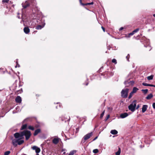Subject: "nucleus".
I'll list each match as a JSON object with an SVG mask.
<instances>
[{"label": "nucleus", "mask_w": 155, "mask_h": 155, "mask_svg": "<svg viewBox=\"0 0 155 155\" xmlns=\"http://www.w3.org/2000/svg\"><path fill=\"white\" fill-rule=\"evenodd\" d=\"M31 134L30 131L25 130L20 133H16L14 134L15 137L16 138L12 140V143L14 146L16 147L18 145H20L24 142L23 136H25L26 140L30 137Z\"/></svg>", "instance_id": "obj_1"}, {"label": "nucleus", "mask_w": 155, "mask_h": 155, "mask_svg": "<svg viewBox=\"0 0 155 155\" xmlns=\"http://www.w3.org/2000/svg\"><path fill=\"white\" fill-rule=\"evenodd\" d=\"M136 101H134L132 103L128 106L129 109L131 111H134L135 110V108L136 106Z\"/></svg>", "instance_id": "obj_2"}, {"label": "nucleus", "mask_w": 155, "mask_h": 155, "mask_svg": "<svg viewBox=\"0 0 155 155\" xmlns=\"http://www.w3.org/2000/svg\"><path fill=\"white\" fill-rule=\"evenodd\" d=\"M128 88L123 89L121 92V97L124 98H127L128 96Z\"/></svg>", "instance_id": "obj_3"}, {"label": "nucleus", "mask_w": 155, "mask_h": 155, "mask_svg": "<svg viewBox=\"0 0 155 155\" xmlns=\"http://www.w3.org/2000/svg\"><path fill=\"white\" fill-rule=\"evenodd\" d=\"M134 83V81H130L128 80L125 81L124 82L125 85L126 87H128L130 85H132Z\"/></svg>", "instance_id": "obj_4"}, {"label": "nucleus", "mask_w": 155, "mask_h": 155, "mask_svg": "<svg viewBox=\"0 0 155 155\" xmlns=\"http://www.w3.org/2000/svg\"><path fill=\"white\" fill-rule=\"evenodd\" d=\"M92 135L93 133L91 132L85 135L84 136L83 138L85 140H86L90 138V137Z\"/></svg>", "instance_id": "obj_5"}, {"label": "nucleus", "mask_w": 155, "mask_h": 155, "mask_svg": "<svg viewBox=\"0 0 155 155\" xmlns=\"http://www.w3.org/2000/svg\"><path fill=\"white\" fill-rule=\"evenodd\" d=\"M32 149L35 150L36 153H38L40 151V149L36 146H34L32 147Z\"/></svg>", "instance_id": "obj_6"}, {"label": "nucleus", "mask_w": 155, "mask_h": 155, "mask_svg": "<svg viewBox=\"0 0 155 155\" xmlns=\"http://www.w3.org/2000/svg\"><path fill=\"white\" fill-rule=\"evenodd\" d=\"M16 103H20L21 102V98L20 96H17L15 99Z\"/></svg>", "instance_id": "obj_7"}, {"label": "nucleus", "mask_w": 155, "mask_h": 155, "mask_svg": "<svg viewBox=\"0 0 155 155\" xmlns=\"http://www.w3.org/2000/svg\"><path fill=\"white\" fill-rule=\"evenodd\" d=\"M128 115L127 113H124L120 114V117L122 118H124L127 117Z\"/></svg>", "instance_id": "obj_8"}, {"label": "nucleus", "mask_w": 155, "mask_h": 155, "mask_svg": "<svg viewBox=\"0 0 155 155\" xmlns=\"http://www.w3.org/2000/svg\"><path fill=\"white\" fill-rule=\"evenodd\" d=\"M148 107V106L147 105H143V106L142 107V112L143 113H144L147 110V108Z\"/></svg>", "instance_id": "obj_9"}, {"label": "nucleus", "mask_w": 155, "mask_h": 155, "mask_svg": "<svg viewBox=\"0 0 155 155\" xmlns=\"http://www.w3.org/2000/svg\"><path fill=\"white\" fill-rule=\"evenodd\" d=\"M22 6L24 8H26L29 5V4L27 1H26L24 4H22Z\"/></svg>", "instance_id": "obj_10"}, {"label": "nucleus", "mask_w": 155, "mask_h": 155, "mask_svg": "<svg viewBox=\"0 0 155 155\" xmlns=\"http://www.w3.org/2000/svg\"><path fill=\"white\" fill-rule=\"evenodd\" d=\"M41 131V130L39 129H37L35 130V131L34 133V136H36L39 133H40Z\"/></svg>", "instance_id": "obj_11"}, {"label": "nucleus", "mask_w": 155, "mask_h": 155, "mask_svg": "<svg viewBox=\"0 0 155 155\" xmlns=\"http://www.w3.org/2000/svg\"><path fill=\"white\" fill-rule=\"evenodd\" d=\"M59 142V140L58 138H54L52 140L53 143L54 144H57Z\"/></svg>", "instance_id": "obj_12"}, {"label": "nucleus", "mask_w": 155, "mask_h": 155, "mask_svg": "<svg viewBox=\"0 0 155 155\" xmlns=\"http://www.w3.org/2000/svg\"><path fill=\"white\" fill-rule=\"evenodd\" d=\"M24 31L26 34H28L30 32V29L28 27H25L24 29Z\"/></svg>", "instance_id": "obj_13"}, {"label": "nucleus", "mask_w": 155, "mask_h": 155, "mask_svg": "<svg viewBox=\"0 0 155 155\" xmlns=\"http://www.w3.org/2000/svg\"><path fill=\"white\" fill-rule=\"evenodd\" d=\"M110 133L113 135H115L117 134L118 132L115 130H112L110 131Z\"/></svg>", "instance_id": "obj_14"}, {"label": "nucleus", "mask_w": 155, "mask_h": 155, "mask_svg": "<svg viewBox=\"0 0 155 155\" xmlns=\"http://www.w3.org/2000/svg\"><path fill=\"white\" fill-rule=\"evenodd\" d=\"M153 97V95L152 94H150L146 97V99L149 100Z\"/></svg>", "instance_id": "obj_15"}, {"label": "nucleus", "mask_w": 155, "mask_h": 155, "mask_svg": "<svg viewBox=\"0 0 155 155\" xmlns=\"http://www.w3.org/2000/svg\"><path fill=\"white\" fill-rule=\"evenodd\" d=\"M27 127V124H25L22 125L21 128V130H23L26 128Z\"/></svg>", "instance_id": "obj_16"}, {"label": "nucleus", "mask_w": 155, "mask_h": 155, "mask_svg": "<svg viewBox=\"0 0 155 155\" xmlns=\"http://www.w3.org/2000/svg\"><path fill=\"white\" fill-rule=\"evenodd\" d=\"M142 84L143 86H150V87L151 86H154V85L147 84V83H143Z\"/></svg>", "instance_id": "obj_17"}, {"label": "nucleus", "mask_w": 155, "mask_h": 155, "mask_svg": "<svg viewBox=\"0 0 155 155\" xmlns=\"http://www.w3.org/2000/svg\"><path fill=\"white\" fill-rule=\"evenodd\" d=\"M138 90V89L136 87H134L133 88L132 91V93H135Z\"/></svg>", "instance_id": "obj_18"}, {"label": "nucleus", "mask_w": 155, "mask_h": 155, "mask_svg": "<svg viewBox=\"0 0 155 155\" xmlns=\"http://www.w3.org/2000/svg\"><path fill=\"white\" fill-rule=\"evenodd\" d=\"M43 26H42L41 25H37L36 28V29L39 30L41 29Z\"/></svg>", "instance_id": "obj_19"}, {"label": "nucleus", "mask_w": 155, "mask_h": 155, "mask_svg": "<svg viewBox=\"0 0 155 155\" xmlns=\"http://www.w3.org/2000/svg\"><path fill=\"white\" fill-rule=\"evenodd\" d=\"M120 148H119L118 151L115 154L116 155H120Z\"/></svg>", "instance_id": "obj_20"}, {"label": "nucleus", "mask_w": 155, "mask_h": 155, "mask_svg": "<svg viewBox=\"0 0 155 155\" xmlns=\"http://www.w3.org/2000/svg\"><path fill=\"white\" fill-rule=\"evenodd\" d=\"M141 91H142L144 94H146L148 92V90L147 89H142Z\"/></svg>", "instance_id": "obj_21"}, {"label": "nucleus", "mask_w": 155, "mask_h": 155, "mask_svg": "<svg viewBox=\"0 0 155 155\" xmlns=\"http://www.w3.org/2000/svg\"><path fill=\"white\" fill-rule=\"evenodd\" d=\"M22 91H23L22 89V88H21L20 90L17 91L16 93L17 94H21L22 92Z\"/></svg>", "instance_id": "obj_22"}, {"label": "nucleus", "mask_w": 155, "mask_h": 155, "mask_svg": "<svg viewBox=\"0 0 155 155\" xmlns=\"http://www.w3.org/2000/svg\"><path fill=\"white\" fill-rule=\"evenodd\" d=\"M28 129L29 130H34L35 129L33 127L31 126H28Z\"/></svg>", "instance_id": "obj_23"}, {"label": "nucleus", "mask_w": 155, "mask_h": 155, "mask_svg": "<svg viewBox=\"0 0 155 155\" xmlns=\"http://www.w3.org/2000/svg\"><path fill=\"white\" fill-rule=\"evenodd\" d=\"M104 113H105V110H104L103 112L101 114V116H100V118L101 119H102L104 115Z\"/></svg>", "instance_id": "obj_24"}, {"label": "nucleus", "mask_w": 155, "mask_h": 155, "mask_svg": "<svg viewBox=\"0 0 155 155\" xmlns=\"http://www.w3.org/2000/svg\"><path fill=\"white\" fill-rule=\"evenodd\" d=\"M134 93H132V92H131L130 94V95H129V97H128V98L129 99H130V98H131V97H132V96H133V94Z\"/></svg>", "instance_id": "obj_25"}, {"label": "nucleus", "mask_w": 155, "mask_h": 155, "mask_svg": "<svg viewBox=\"0 0 155 155\" xmlns=\"http://www.w3.org/2000/svg\"><path fill=\"white\" fill-rule=\"evenodd\" d=\"M10 153V151H8L5 152L4 155H8Z\"/></svg>", "instance_id": "obj_26"}, {"label": "nucleus", "mask_w": 155, "mask_h": 155, "mask_svg": "<svg viewBox=\"0 0 155 155\" xmlns=\"http://www.w3.org/2000/svg\"><path fill=\"white\" fill-rule=\"evenodd\" d=\"M112 61L113 63H114L115 64H116L117 63V60L114 58L112 59Z\"/></svg>", "instance_id": "obj_27"}, {"label": "nucleus", "mask_w": 155, "mask_h": 155, "mask_svg": "<svg viewBox=\"0 0 155 155\" xmlns=\"http://www.w3.org/2000/svg\"><path fill=\"white\" fill-rule=\"evenodd\" d=\"M98 152V150L97 149H95L93 150V152L94 153H97Z\"/></svg>", "instance_id": "obj_28"}, {"label": "nucleus", "mask_w": 155, "mask_h": 155, "mask_svg": "<svg viewBox=\"0 0 155 155\" xmlns=\"http://www.w3.org/2000/svg\"><path fill=\"white\" fill-rule=\"evenodd\" d=\"M57 104H59V106H56V109H58L59 108H61V105L60 104H59V103H57Z\"/></svg>", "instance_id": "obj_29"}, {"label": "nucleus", "mask_w": 155, "mask_h": 155, "mask_svg": "<svg viewBox=\"0 0 155 155\" xmlns=\"http://www.w3.org/2000/svg\"><path fill=\"white\" fill-rule=\"evenodd\" d=\"M139 30V28H137L135 30L133 31L134 32V33H136Z\"/></svg>", "instance_id": "obj_30"}, {"label": "nucleus", "mask_w": 155, "mask_h": 155, "mask_svg": "<svg viewBox=\"0 0 155 155\" xmlns=\"http://www.w3.org/2000/svg\"><path fill=\"white\" fill-rule=\"evenodd\" d=\"M74 153V151H72L70 152L68 155H73Z\"/></svg>", "instance_id": "obj_31"}, {"label": "nucleus", "mask_w": 155, "mask_h": 155, "mask_svg": "<svg viewBox=\"0 0 155 155\" xmlns=\"http://www.w3.org/2000/svg\"><path fill=\"white\" fill-rule=\"evenodd\" d=\"M70 117H69L68 118L66 119L65 120H64L65 121V122H66L67 121H69L70 120Z\"/></svg>", "instance_id": "obj_32"}, {"label": "nucleus", "mask_w": 155, "mask_h": 155, "mask_svg": "<svg viewBox=\"0 0 155 155\" xmlns=\"http://www.w3.org/2000/svg\"><path fill=\"white\" fill-rule=\"evenodd\" d=\"M16 65L15 66V67L16 68L17 67H20L19 65L18 64V63L17 61L16 62Z\"/></svg>", "instance_id": "obj_33"}, {"label": "nucleus", "mask_w": 155, "mask_h": 155, "mask_svg": "<svg viewBox=\"0 0 155 155\" xmlns=\"http://www.w3.org/2000/svg\"><path fill=\"white\" fill-rule=\"evenodd\" d=\"M134 33L133 32H131L129 34V37H130V36L133 35Z\"/></svg>", "instance_id": "obj_34"}, {"label": "nucleus", "mask_w": 155, "mask_h": 155, "mask_svg": "<svg viewBox=\"0 0 155 155\" xmlns=\"http://www.w3.org/2000/svg\"><path fill=\"white\" fill-rule=\"evenodd\" d=\"M109 117H110V115H108L106 117V119H105V120H107V119H108Z\"/></svg>", "instance_id": "obj_35"}, {"label": "nucleus", "mask_w": 155, "mask_h": 155, "mask_svg": "<svg viewBox=\"0 0 155 155\" xmlns=\"http://www.w3.org/2000/svg\"><path fill=\"white\" fill-rule=\"evenodd\" d=\"M153 107L154 109H155V103H153L152 104Z\"/></svg>", "instance_id": "obj_36"}, {"label": "nucleus", "mask_w": 155, "mask_h": 155, "mask_svg": "<svg viewBox=\"0 0 155 155\" xmlns=\"http://www.w3.org/2000/svg\"><path fill=\"white\" fill-rule=\"evenodd\" d=\"M9 0H3V2H8Z\"/></svg>", "instance_id": "obj_37"}, {"label": "nucleus", "mask_w": 155, "mask_h": 155, "mask_svg": "<svg viewBox=\"0 0 155 155\" xmlns=\"http://www.w3.org/2000/svg\"><path fill=\"white\" fill-rule=\"evenodd\" d=\"M153 75H151L150 76H148L147 78H153Z\"/></svg>", "instance_id": "obj_38"}, {"label": "nucleus", "mask_w": 155, "mask_h": 155, "mask_svg": "<svg viewBox=\"0 0 155 155\" xmlns=\"http://www.w3.org/2000/svg\"><path fill=\"white\" fill-rule=\"evenodd\" d=\"M93 4V2H91V3H88L86 5H92V4Z\"/></svg>", "instance_id": "obj_39"}, {"label": "nucleus", "mask_w": 155, "mask_h": 155, "mask_svg": "<svg viewBox=\"0 0 155 155\" xmlns=\"http://www.w3.org/2000/svg\"><path fill=\"white\" fill-rule=\"evenodd\" d=\"M101 28L102 29H103V31L104 32H105V29L104 27H103V26L101 27Z\"/></svg>", "instance_id": "obj_40"}, {"label": "nucleus", "mask_w": 155, "mask_h": 155, "mask_svg": "<svg viewBox=\"0 0 155 155\" xmlns=\"http://www.w3.org/2000/svg\"><path fill=\"white\" fill-rule=\"evenodd\" d=\"M123 29H124L123 27H121V28L119 29V30H120V31H121V30H123Z\"/></svg>", "instance_id": "obj_41"}, {"label": "nucleus", "mask_w": 155, "mask_h": 155, "mask_svg": "<svg viewBox=\"0 0 155 155\" xmlns=\"http://www.w3.org/2000/svg\"><path fill=\"white\" fill-rule=\"evenodd\" d=\"M97 138V137H96L93 140V141L95 140Z\"/></svg>", "instance_id": "obj_42"}, {"label": "nucleus", "mask_w": 155, "mask_h": 155, "mask_svg": "<svg viewBox=\"0 0 155 155\" xmlns=\"http://www.w3.org/2000/svg\"><path fill=\"white\" fill-rule=\"evenodd\" d=\"M139 107V105H137V107H136V109H137Z\"/></svg>", "instance_id": "obj_43"}, {"label": "nucleus", "mask_w": 155, "mask_h": 155, "mask_svg": "<svg viewBox=\"0 0 155 155\" xmlns=\"http://www.w3.org/2000/svg\"><path fill=\"white\" fill-rule=\"evenodd\" d=\"M153 78H147V79L148 80H152Z\"/></svg>", "instance_id": "obj_44"}, {"label": "nucleus", "mask_w": 155, "mask_h": 155, "mask_svg": "<svg viewBox=\"0 0 155 155\" xmlns=\"http://www.w3.org/2000/svg\"><path fill=\"white\" fill-rule=\"evenodd\" d=\"M34 0H29L31 2H33V1Z\"/></svg>", "instance_id": "obj_45"}, {"label": "nucleus", "mask_w": 155, "mask_h": 155, "mask_svg": "<svg viewBox=\"0 0 155 155\" xmlns=\"http://www.w3.org/2000/svg\"><path fill=\"white\" fill-rule=\"evenodd\" d=\"M79 2L82 5H83L81 3V0H79Z\"/></svg>", "instance_id": "obj_46"}, {"label": "nucleus", "mask_w": 155, "mask_h": 155, "mask_svg": "<svg viewBox=\"0 0 155 155\" xmlns=\"http://www.w3.org/2000/svg\"><path fill=\"white\" fill-rule=\"evenodd\" d=\"M88 82H86V83L85 85H88Z\"/></svg>", "instance_id": "obj_47"}, {"label": "nucleus", "mask_w": 155, "mask_h": 155, "mask_svg": "<svg viewBox=\"0 0 155 155\" xmlns=\"http://www.w3.org/2000/svg\"><path fill=\"white\" fill-rule=\"evenodd\" d=\"M148 47L150 48L149 51H150L151 49V48H150V47L149 46H148Z\"/></svg>", "instance_id": "obj_48"}, {"label": "nucleus", "mask_w": 155, "mask_h": 155, "mask_svg": "<svg viewBox=\"0 0 155 155\" xmlns=\"http://www.w3.org/2000/svg\"><path fill=\"white\" fill-rule=\"evenodd\" d=\"M128 56H129V54H128V55L126 57V58H127V59H128Z\"/></svg>", "instance_id": "obj_49"}, {"label": "nucleus", "mask_w": 155, "mask_h": 155, "mask_svg": "<svg viewBox=\"0 0 155 155\" xmlns=\"http://www.w3.org/2000/svg\"><path fill=\"white\" fill-rule=\"evenodd\" d=\"M17 17H18V18H20V17L19 16H17Z\"/></svg>", "instance_id": "obj_50"}, {"label": "nucleus", "mask_w": 155, "mask_h": 155, "mask_svg": "<svg viewBox=\"0 0 155 155\" xmlns=\"http://www.w3.org/2000/svg\"><path fill=\"white\" fill-rule=\"evenodd\" d=\"M153 16L155 17V14L153 15Z\"/></svg>", "instance_id": "obj_51"}, {"label": "nucleus", "mask_w": 155, "mask_h": 155, "mask_svg": "<svg viewBox=\"0 0 155 155\" xmlns=\"http://www.w3.org/2000/svg\"><path fill=\"white\" fill-rule=\"evenodd\" d=\"M65 153H66L65 152H64L63 153V154H65Z\"/></svg>", "instance_id": "obj_52"}, {"label": "nucleus", "mask_w": 155, "mask_h": 155, "mask_svg": "<svg viewBox=\"0 0 155 155\" xmlns=\"http://www.w3.org/2000/svg\"><path fill=\"white\" fill-rule=\"evenodd\" d=\"M36 155H39V154L38 153H37V154Z\"/></svg>", "instance_id": "obj_53"}, {"label": "nucleus", "mask_w": 155, "mask_h": 155, "mask_svg": "<svg viewBox=\"0 0 155 155\" xmlns=\"http://www.w3.org/2000/svg\"><path fill=\"white\" fill-rule=\"evenodd\" d=\"M76 129L77 130H78V128H77Z\"/></svg>", "instance_id": "obj_54"}, {"label": "nucleus", "mask_w": 155, "mask_h": 155, "mask_svg": "<svg viewBox=\"0 0 155 155\" xmlns=\"http://www.w3.org/2000/svg\"><path fill=\"white\" fill-rule=\"evenodd\" d=\"M87 81H88V79H87Z\"/></svg>", "instance_id": "obj_55"}, {"label": "nucleus", "mask_w": 155, "mask_h": 155, "mask_svg": "<svg viewBox=\"0 0 155 155\" xmlns=\"http://www.w3.org/2000/svg\"><path fill=\"white\" fill-rule=\"evenodd\" d=\"M34 25H33V26L32 27H34Z\"/></svg>", "instance_id": "obj_56"}, {"label": "nucleus", "mask_w": 155, "mask_h": 155, "mask_svg": "<svg viewBox=\"0 0 155 155\" xmlns=\"http://www.w3.org/2000/svg\"><path fill=\"white\" fill-rule=\"evenodd\" d=\"M155 86H154V87H155V85H154Z\"/></svg>", "instance_id": "obj_57"}]
</instances>
